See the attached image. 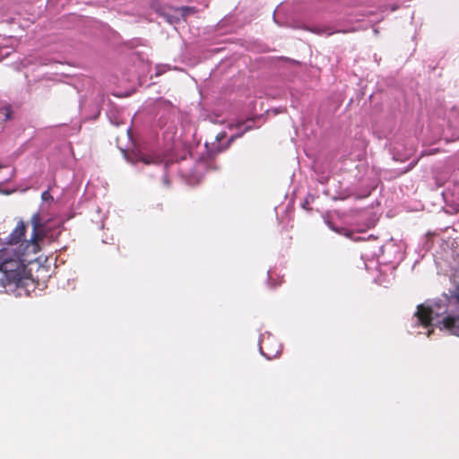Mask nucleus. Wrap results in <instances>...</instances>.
Returning a JSON list of instances; mask_svg holds the SVG:
<instances>
[{
	"label": "nucleus",
	"instance_id": "1",
	"mask_svg": "<svg viewBox=\"0 0 459 459\" xmlns=\"http://www.w3.org/2000/svg\"><path fill=\"white\" fill-rule=\"evenodd\" d=\"M411 327L426 330L425 334L428 336L434 327L440 331L446 329L450 333L459 336V287L451 296L444 294L418 305Z\"/></svg>",
	"mask_w": 459,
	"mask_h": 459
},
{
	"label": "nucleus",
	"instance_id": "2",
	"mask_svg": "<svg viewBox=\"0 0 459 459\" xmlns=\"http://www.w3.org/2000/svg\"><path fill=\"white\" fill-rule=\"evenodd\" d=\"M8 252L7 259H4L0 266V273L2 274L0 281L3 286L11 283L19 285L25 272V264L22 256L25 254L26 248L16 250L10 247Z\"/></svg>",
	"mask_w": 459,
	"mask_h": 459
},
{
	"label": "nucleus",
	"instance_id": "3",
	"mask_svg": "<svg viewBox=\"0 0 459 459\" xmlns=\"http://www.w3.org/2000/svg\"><path fill=\"white\" fill-rule=\"evenodd\" d=\"M26 231V226L23 222H19L15 229L13 230V232L8 237L7 241V247L13 248L14 245H17L22 242L21 247L25 245L24 248H29L30 246H33V247L38 246V234L34 231L33 235L31 236V238L30 241H23V238L25 236Z\"/></svg>",
	"mask_w": 459,
	"mask_h": 459
},
{
	"label": "nucleus",
	"instance_id": "4",
	"mask_svg": "<svg viewBox=\"0 0 459 459\" xmlns=\"http://www.w3.org/2000/svg\"><path fill=\"white\" fill-rule=\"evenodd\" d=\"M259 350L267 359H272L281 354V345L270 333H264L259 338Z\"/></svg>",
	"mask_w": 459,
	"mask_h": 459
},
{
	"label": "nucleus",
	"instance_id": "5",
	"mask_svg": "<svg viewBox=\"0 0 459 459\" xmlns=\"http://www.w3.org/2000/svg\"><path fill=\"white\" fill-rule=\"evenodd\" d=\"M194 13H195L194 8L183 6L179 8H169V10L164 13V16H166L167 21L172 24L178 22L180 19L186 20L189 14Z\"/></svg>",
	"mask_w": 459,
	"mask_h": 459
},
{
	"label": "nucleus",
	"instance_id": "6",
	"mask_svg": "<svg viewBox=\"0 0 459 459\" xmlns=\"http://www.w3.org/2000/svg\"><path fill=\"white\" fill-rule=\"evenodd\" d=\"M274 211L280 222L288 226L294 211L293 203H281L274 208Z\"/></svg>",
	"mask_w": 459,
	"mask_h": 459
},
{
	"label": "nucleus",
	"instance_id": "7",
	"mask_svg": "<svg viewBox=\"0 0 459 459\" xmlns=\"http://www.w3.org/2000/svg\"><path fill=\"white\" fill-rule=\"evenodd\" d=\"M136 162H143L145 165L160 164L162 162V159L158 155L140 154L136 159Z\"/></svg>",
	"mask_w": 459,
	"mask_h": 459
},
{
	"label": "nucleus",
	"instance_id": "8",
	"mask_svg": "<svg viewBox=\"0 0 459 459\" xmlns=\"http://www.w3.org/2000/svg\"><path fill=\"white\" fill-rule=\"evenodd\" d=\"M442 210L445 213L455 214L459 212V203H445Z\"/></svg>",
	"mask_w": 459,
	"mask_h": 459
},
{
	"label": "nucleus",
	"instance_id": "9",
	"mask_svg": "<svg viewBox=\"0 0 459 459\" xmlns=\"http://www.w3.org/2000/svg\"><path fill=\"white\" fill-rule=\"evenodd\" d=\"M403 208L407 212H419V211H422L424 209V206H423L422 203H415V205L413 207H411L410 205H404Z\"/></svg>",
	"mask_w": 459,
	"mask_h": 459
},
{
	"label": "nucleus",
	"instance_id": "10",
	"mask_svg": "<svg viewBox=\"0 0 459 459\" xmlns=\"http://www.w3.org/2000/svg\"><path fill=\"white\" fill-rule=\"evenodd\" d=\"M325 223H326V224L329 226V228H330L331 230H333V231H335V232H337V233H339V234H344V235H347V236H348V234H347V230H344V229H338V228L333 227V226L332 225V223H331L328 220H326V219H325Z\"/></svg>",
	"mask_w": 459,
	"mask_h": 459
},
{
	"label": "nucleus",
	"instance_id": "11",
	"mask_svg": "<svg viewBox=\"0 0 459 459\" xmlns=\"http://www.w3.org/2000/svg\"><path fill=\"white\" fill-rule=\"evenodd\" d=\"M439 152H440L439 149H431L429 151L423 152L421 156L433 155V154L438 153Z\"/></svg>",
	"mask_w": 459,
	"mask_h": 459
},
{
	"label": "nucleus",
	"instance_id": "12",
	"mask_svg": "<svg viewBox=\"0 0 459 459\" xmlns=\"http://www.w3.org/2000/svg\"><path fill=\"white\" fill-rule=\"evenodd\" d=\"M377 217H374V218H371L368 222H367V227L368 228H370V227H373L375 224H376V221H377Z\"/></svg>",
	"mask_w": 459,
	"mask_h": 459
},
{
	"label": "nucleus",
	"instance_id": "13",
	"mask_svg": "<svg viewBox=\"0 0 459 459\" xmlns=\"http://www.w3.org/2000/svg\"><path fill=\"white\" fill-rule=\"evenodd\" d=\"M5 113H4V116H5V119H10L11 118V108L8 107L4 109Z\"/></svg>",
	"mask_w": 459,
	"mask_h": 459
},
{
	"label": "nucleus",
	"instance_id": "14",
	"mask_svg": "<svg viewBox=\"0 0 459 459\" xmlns=\"http://www.w3.org/2000/svg\"><path fill=\"white\" fill-rule=\"evenodd\" d=\"M48 192H44L42 193L41 195V198H42V201H48ZM50 198L53 200V198L50 196Z\"/></svg>",
	"mask_w": 459,
	"mask_h": 459
},
{
	"label": "nucleus",
	"instance_id": "15",
	"mask_svg": "<svg viewBox=\"0 0 459 459\" xmlns=\"http://www.w3.org/2000/svg\"><path fill=\"white\" fill-rule=\"evenodd\" d=\"M309 204H310V203H308V202L301 203V207H302L304 210H309V209H310Z\"/></svg>",
	"mask_w": 459,
	"mask_h": 459
},
{
	"label": "nucleus",
	"instance_id": "16",
	"mask_svg": "<svg viewBox=\"0 0 459 459\" xmlns=\"http://www.w3.org/2000/svg\"><path fill=\"white\" fill-rule=\"evenodd\" d=\"M386 215L390 218L394 216V214L392 213L391 211H389Z\"/></svg>",
	"mask_w": 459,
	"mask_h": 459
},
{
	"label": "nucleus",
	"instance_id": "17",
	"mask_svg": "<svg viewBox=\"0 0 459 459\" xmlns=\"http://www.w3.org/2000/svg\"><path fill=\"white\" fill-rule=\"evenodd\" d=\"M414 333H419V334H420V333H422L423 332H422V331H420V330H419V331H415Z\"/></svg>",
	"mask_w": 459,
	"mask_h": 459
},
{
	"label": "nucleus",
	"instance_id": "18",
	"mask_svg": "<svg viewBox=\"0 0 459 459\" xmlns=\"http://www.w3.org/2000/svg\"><path fill=\"white\" fill-rule=\"evenodd\" d=\"M2 167H3V166H2V164L0 163V169H1Z\"/></svg>",
	"mask_w": 459,
	"mask_h": 459
}]
</instances>
